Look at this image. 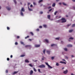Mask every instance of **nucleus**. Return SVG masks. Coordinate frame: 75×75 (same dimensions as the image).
I'll return each instance as SVG.
<instances>
[{"instance_id": "obj_1", "label": "nucleus", "mask_w": 75, "mask_h": 75, "mask_svg": "<svg viewBox=\"0 0 75 75\" xmlns=\"http://www.w3.org/2000/svg\"><path fill=\"white\" fill-rule=\"evenodd\" d=\"M61 20L62 21L61 22L62 23H65V22L67 21V20H65V18H62Z\"/></svg>"}, {"instance_id": "obj_2", "label": "nucleus", "mask_w": 75, "mask_h": 75, "mask_svg": "<svg viewBox=\"0 0 75 75\" xmlns=\"http://www.w3.org/2000/svg\"><path fill=\"white\" fill-rule=\"evenodd\" d=\"M45 64L46 65L48 66V67H49V68H50V69H52V67H51L49 64H48V63L45 62Z\"/></svg>"}, {"instance_id": "obj_3", "label": "nucleus", "mask_w": 75, "mask_h": 75, "mask_svg": "<svg viewBox=\"0 0 75 75\" xmlns=\"http://www.w3.org/2000/svg\"><path fill=\"white\" fill-rule=\"evenodd\" d=\"M39 68H45V66L44 64H42L38 66Z\"/></svg>"}, {"instance_id": "obj_4", "label": "nucleus", "mask_w": 75, "mask_h": 75, "mask_svg": "<svg viewBox=\"0 0 75 75\" xmlns=\"http://www.w3.org/2000/svg\"><path fill=\"white\" fill-rule=\"evenodd\" d=\"M40 47V45H35V47L38 48V47Z\"/></svg>"}, {"instance_id": "obj_5", "label": "nucleus", "mask_w": 75, "mask_h": 75, "mask_svg": "<svg viewBox=\"0 0 75 75\" xmlns=\"http://www.w3.org/2000/svg\"><path fill=\"white\" fill-rule=\"evenodd\" d=\"M68 70H67L66 71H64L63 72L64 74H67V73H68Z\"/></svg>"}, {"instance_id": "obj_6", "label": "nucleus", "mask_w": 75, "mask_h": 75, "mask_svg": "<svg viewBox=\"0 0 75 75\" xmlns=\"http://www.w3.org/2000/svg\"><path fill=\"white\" fill-rule=\"evenodd\" d=\"M6 9H7L9 11L10 10H11V8H10V7H6Z\"/></svg>"}, {"instance_id": "obj_7", "label": "nucleus", "mask_w": 75, "mask_h": 75, "mask_svg": "<svg viewBox=\"0 0 75 75\" xmlns=\"http://www.w3.org/2000/svg\"><path fill=\"white\" fill-rule=\"evenodd\" d=\"M72 47V45H67V47Z\"/></svg>"}, {"instance_id": "obj_8", "label": "nucleus", "mask_w": 75, "mask_h": 75, "mask_svg": "<svg viewBox=\"0 0 75 75\" xmlns=\"http://www.w3.org/2000/svg\"><path fill=\"white\" fill-rule=\"evenodd\" d=\"M25 10H24V8H21V11L22 12V11H23V12H24Z\"/></svg>"}, {"instance_id": "obj_9", "label": "nucleus", "mask_w": 75, "mask_h": 75, "mask_svg": "<svg viewBox=\"0 0 75 75\" xmlns=\"http://www.w3.org/2000/svg\"><path fill=\"white\" fill-rule=\"evenodd\" d=\"M46 52L48 54H50V51L49 50H47L46 51Z\"/></svg>"}, {"instance_id": "obj_10", "label": "nucleus", "mask_w": 75, "mask_h": 75, "mask_svg": "<svg viewBox=\"0 0 75 75\" xmlns=\"http://www.w3.org/2000/svg\"><path fill=\"white\" fill-rule=\"evenodd\" d=\"M60 63H61L62 64H66V62H64L60 61Z\"/></svg>"}, {"instance_id": "obj_11", "label": "nucleus", "mask_w": 75, "mask_h": 75, "mask_svg": "<svg viewBox=\"0 0 75 75\" xmlns=\"http://www.w3.org/2000/svg\"><path fill=\"white\" fill-rule=\"evenodd\" d=\"M17 73H18V71H14L13 73V74L14 75L15 74H17Z\"/></svg>"}, {"instance_id": "obj_12", "label": "nucleus", "mask_w": 75, "mask_h": 75, "mask_svg": "<svg viewBox=\"0 0 75 75\" xmlns=\"http://www.w3.org/2000/svg\"><path fill=\"white\" fill-rule=\"evenodd\" d=\"M25 47L26 48V47H31V46L30 45H26L25 46Z\"/></svg>"}, {"instance_id": "obj_13", "label": "nucleus", "mask_w": 75, "mask_h": 75, "mask_svg": "<svg viewBox=\"0 0 75 75\" xmlns=\"http://www.w3.org/2000/svg\"><path fill=\"white\" fill-rule=\"evenodd\" d=\"M33 74V70H31L30 72V75H32Z\"/></svg>"}, {"instance_id": "obj_14", "label": "nucleus", "mask_w": 75, "mask_h": 75, "mask_svg": "<svg viewBox=\"0 0 75 75\" xmlns=\"http://www.w3.org/2000/svg\"><path fill=\"white\" fill-rule=\"evenodd\" d=\"M47 18H49V19H50L51 18V16L50 15H47Z\"/></svg>"}, {"instance_id": "obj_15", "label": "nucleus", "mask_w": 75, "mask_h": 75, "mask_svg": "<svg viewBox=\"0 0 75 75\" xmlns=\"http://www.w3.org/2000/svg\"><path fill=\"white\" fill-rule=\"evenodd\" d=\"M29 34H31V35H34V34H33V33L32 32H30Z\"/></svg>"}, {"instance_id": "obj_16", "label": "nucleus", "mask_w": 75, "mask_h": 75, "mask_svg": "<svg viewBox=\"0 0 75 75\" xmlns=\"http://www.w3.org/2000/svg\"><path fill=\"white\" fill-rule=\"evenodd\" d=\"M45 41L46 42H47V43H48L49 42L48 40L47 39H45Z\"/></svg>"}, {"instance_id": "obj_17", "label": "nucleus", "mask_w": 75, "mask_h": 75, "mask_svg": "<svg viewBox=\"0 0 75 75\" xmlns=\"http://www.w3.org/2000/svg\"><path fill=\"white\" fill-rule=\"evenodd\" d=\"M25 62H27L28 63H29V61H28V59H26L25 60Z\"/></svg>"}, {"instance_id": "obj_18", "label": "nucleus", "mask_w": 75, "mask_h": 75, "mask_svg": "<svg viewBox=\"0 0 75 75\" xmlns=\"http://www.w3.org/2000/svg\"><path fill=\"white\" fill-rule=\"evenodd\" d=\"M21 15L22 16H24V14H23V13L22 12H21Z\"/></svg>"}, {"instance_id": "obj_19", "label": "nucleus", "mask_w": 75, "mask_h": 75, "mask_svg": "<svg viewBox=\"0 0 75 75\" xmlns=\"http://www.w3.org/2000/svg\"><path fill=\"white\" fill-rule=\"evenodd\" d=\"M52 7H55V3H54L52 5Z\"/></svg>"}, {"instance_id": "obj_20", "label": "nucleus", "mask_w": 75, "mask_h": 75, "mask_svg": "<svg viewBox=\"0 0 75 75\" xmlns=\"http://www.w3.org/2000/svg\"><path fill=\"white\" fill-rule=\"evenodd\" d=\"M25 55L24 54H22L21 55L20 57H25Z\"/></svg>"}, {"instance_id": "obj_21", "label": "nucleus", "mask_w": 75, "mask_h": 75, "mask_svg": "<svg viewBox=\"0 0 75 75\" xmlns=\"http://www.w3.org/2000/svg\"><path fill=\"white\" fill-rule=\"evenodd\" d=\"M28 10H29V11H33V10L30 8L29 6H28Z\"/></svg>"}, {"instance_id": "obj_22", "label": "nucleus", "mask_w": 75, "mask_h": 75, "mask_svg": "<svg viewBox=\"0 0 75 75\" xmlns=\"http://www.w3.org/2000/svg\"><path fill=\"white\" fill-rule=\"evenodd\" d=\"M29 66H30V67H33V65H32L31 64H29Z\"/></svg>"}, {"instance_id": "obj_23", "label": "nucleus", "mask_w": 75, "mask_h": 75, "mask_svg": "<svg viewBox=\"0 0 75 75\" xmlns=\"http://www.w3.org/2000/svg\"><path fill=\"white\" fill-rule=\"evenodd\" d=\"M13 2L15 4H16L17 2H16V0H13Z\"/></svg>"}, {"instance_id": "obj_24", "label": "nucleus", "mask_w": 75, "mask_h": 75, "mask_svg": "<svg viewBox=\"0 0 75 75\" xmlns=\"http://www.w3.org/2000/svg\"><path fill=\"white\" fill-rule=\"evenodd\" d=\"M45 49L43 51V52L44 54H45Z\"/></svg>"}, {"instance_id": "obj_25", "label": "nucleus", "mask_w": 75, "mask_h": 75, "mask_svg": "<svg viewBox=\"0 0 75 75\" xmlns=\"http://www.w3.org/2000/svg\"><path fill=\"white\" fill-rule=\"evenodd\" d=\"M64 51H67V48H64Z\"/></svg>"}, {"instance_id": "obj_26", "label": "nucleus", "mask_w": 75, "mask_h": 75, "mask_svg": "<svg viewBox=\"0 0 75 75\" xmlns=\"http://www.w3.org/2000/svg\"><path fill=\"white\" fill-rule=\"evenodd\" d=\"M43 26L45 28H47V25H44Z\"/></svg>"}, {"instance_id": "obj_27", "label": "nucleus", "mask_w": 75, "mask_h": 75, "mask_svg": "<svg viewBox=\"0 0 75 75\" xmlns=\"http://www.w3.org/2000/svg\"><path fill=\"white\" fill-rule=\"evenodd\" d=\"M72 31H73V30H70L69 31V33H71V32H72Z\"/></svg>"}, {"instance_id": "obj_28", "label": "nucleus", "mask_w": 75, "mask_h": 75, "mask_svg": "<svg viewBox=\"0 0 75 75\" xmlns=\"http://www.w3.org/2000/svg\"><path fill=\"white\" fill-rule=\"evenodd\" d=\"M58 13V11H56L54 13V15H56L57 14V13Z\"/></svg>"}, {"instance_id": "obj_29", "label": "nucleus", "mask_w": 75, "mask_h": 75, "mask_svg": "<svg viewBox=\"0 0 75 75\" xmlns=\"http://www.w3.org/2000/svg\"><path fill=\"white\" fill-rule=\"evenodd\" d=\"M29 36H27V37H25V39H27V38H29Z\"/></svg>"}, {"instance_id": "obj_30", "label": "nucleus", "mask_w": 75, "mask_h": 75, "mask_svg": "<svg viewBox=\"0 0 75 75\" xmlns=\"http://www.w3.org/2000/svg\"><path fill=\"white\" fill-rule=\"evenodd\" d=\"M75 27V24H73L72 25V27Z\"/></svg>"}, {"instance_id": "obj_31", "label": "nucleus", "mask_w": 75, "mask_h": 75, "mask_svg": "<svg viewBox=\"0 0 75 75\" xmlns=\"http://www.w3.org/2000/svg\"><path fill=\"white\" fill-rule=\"evenodd\" d=\"M62 4L64 6H66V5H67V4L65 3L64 2Z\"/></svg>"}, {"instance_id": "obj_32", "label": "nucleus", "mask_w": 75, "mask_h": 75, "mask_svg": "<svg viewBox=\"0 0 75 75\" xmlns=\"http://www.w3.org/2000/svg\"><path fill=\"white\" fill-rule=\"evenodd\" d=\"M54 45H55L54 44H52L51 45V47H53V46H54Z\"/></svg>"}, {"instance_id": "obj_33", "label": "nucleus", "mask_w": 75, "mask_h": 75, "mask_svg": "<svg viewBox=\"0 0 75 75\" xmlns=\"http://www.w3.org/2000/svg\"><path fill=\"white\" fill-rule=\"evenodd\" d=\"M58 17V16H56L57 18H61V16H59Z\"/></svg>"}, {"instance_id": "obj_34", "label": "nucleus", "mask_w": 75, "mask_h": 75, "mask_svg": "<svg viewBox=\"0 0 75 75\" xmlns=\"http://www.w3.org/2000/svg\"><path fill=\"white\" fill-rule=\"evenodd\" d=\"M43 0H40L39 1L38 3H41V2H42Z\"/></svg>"}, {"instance_id": "obj_35", "label": "nucleus", "mask_w": 75, "mask_h": 75, "mask_svg": "<svg viewBox=\"0 0 75 75\" xmlns=\"http://www.w3.org/2000/svg\"><path fill=\"white\" fill-rule=\"evenodd\" d=\"M70 40H73L74 39V38L72 37H70L69 38Z\"/></svg>"}, {"instance_id": "obj_36", "label": "nucleus", "mask_w": 75, "mask_h": 75, "mask_svg": "<svg viewBox=\"0 0 75 75\" xmlns=\"http://www.w3.org/2000/svg\"><path fill=\"white\" fill-rule=\"evenodd\" d=\"M71 25V24H68L67 26V27H69V26H70V25Z\"/></svg>"}, {"instance_id": "obj_37", "label": "nucleus", "mask_w": 75, "mask_h": 75, "mask_svg": "<svg viewBox=\"0 0 75 75\" xmlns=\"http://www.w3.org/2000/svg\"><path fill=\"white\" fill-rule=\"evenodd\" d=\"M56 65V66H59V64H58V63H57Z\"/></svg>"}, {"instance_id": "obj_38", "label": "nucleus", "mask_w": 75, "mask_h": 75, "mask_svg": "<svg viewBox=\"0 0 75 75\" xmlns=\"http://www.w3.org/2000/svg\"><path fill=\"white\" fill-rule=\"evenodd\" d=\"M43 58H42V61H43L44 60V58H45V57H42Z\"/></svg>"}, {"instance_id": "obj_39", "label": "nucleus", "mask_w": 75, "mask_h": 75, "mask_svg": "<svg viewBox=\"0 0 75 75\" xmlns=\"http://www.w3.org/2000/svg\"><path fill=\"white\" fill-rule=\"evenodd\" d=\"M7 30H10V28H9L8 27H7Z\"/></svg>"}, {"instance_id": "obj_40", "label": "nucleus", "mask_w": 75, "mask_h": 75, "mask_svg": "<svg viewBox=\"0 0 75 75\" xmlns=\"http://www.w3.org/2000/svg\"><path fill=\"white\" fill-rule=\"evenodd\" d=\"M21 43L22 45H24V42H21Z\"/></svg>"}, {"instance_id": "obj_41", "label": "nucleus", "mask_w": 75, "mask_h": 75, "mask_svg": "<svg viewBox=\"0 0 75 75\" xmlns=\"http://www.w3.org/2000/svg\"><path fill=\"white\" fill-rule=\"evenodd\" d=\"M38 71H39V72H40V73H41V71H40V69H38Z\"/></svg>"}, {"instance_id": "obj_42", "label": "nucleus", "mask_w": 75, "mask_h": 75, "mask_svg": "<svg viewBox=\"0 0 75 75\" xmlns=\"http://www.w3.org/2000/svg\"><path fill=\"white\" fill-rule=\"evenodd\" d=\"M55 39H56V40H59V38H55Z\"/></svg>"}, {"instance_id": "obj_43", "label": "nucleus", "mask_w": 75, "mask_h": 75, "mask_svg": "<svg viewBox=\"0 0 75 75\" xmlns=\"http://www.w3.org/2000/svg\"><path fill=\"white\" fill-rule=\"evenodd\" d=\"M33 69H34V70L35 71V72H36V71H36V69H35V68H33Z\"/></svg>"}, {"instance_id": "obj_44", "label": "nucleus", "mask_w": 75, "mask_h": 75, "mask_svg": "<svg viewBox=\"0 0 75 75\" xmlns=\"http://www.w3.org/2000/svg\"><path fill=\"white\" fill-rule=\"evenodd\" d=\"M15 45H18V43H17V42H15Z\"/></svg>"}, {"instance_id": "obj_45", "label": "nucleus", "mask_w": 75, "mask_h": 75, "mask_svg": "<svg viewBox=\"0 0 75 75\" xmlns=\"http://www.w3.org/2000/svg\"><path fill=\"white\" fill-rule=\"evenodd\" d=\"M6 74H7V73H8V70H6Z\"/></svg>"}, {"instance_id": "obj_46", "label": "nucleus", "mask_w": 75, "mask_h": 75, "mask_svg": "<svg viewBox=\"0 0 75 75\" xmlns=\"http://www.w3.org/2000/svg\"><path fill=\"white\" fill-rule=\"evenodd\" d=\"M51 59H52V60H53V59H54V57H52V58H51Z\"/></svg>"}, {"instance_id": "obj_47", "label": "nucleus", "mask_w": 75, "mask_h": 75, "mask_svg": "<svg viewBox=\"0 0 75 75\" xmlns=\"http://www.w3.org/2000/svg\"><path fill=\"white\" fill-rule=\"evenodd\" d=\"M7 61H9L10 60V59L8 58H7Z\"/></svg>"}, {"instance_id": "obj_48", "label": "nucleus", "mask_w": 75, "mask_h": 75, "mask_svg": "<svg viewBox=\"0 0 75 75\" xmlns=\"http://www.w3.org/2000/svg\"><path fill=\"white\" fill-rule=\"evenodd\" d=\"M43 13V12L42 11H41L40 12V14H42Z\"/></svg>"}, {"instance_id": "obj_49", "label": "nucleus", "mask_w": 75, "mask_h": 75, "mask_svg": "<svg viewBox=\"0 0 75 75\" xmlns=\"http://www.w3.org/2000/svg\"><path fill=\"white\" fill-rule=\"evenodd\" d=\"M52 10V9H50L49 10V11L50 12Z\"/></svg>"}, {"instance_id": "obj_50", "label": "nucleus", "mask_w": 75, "mask_h": 75, "mask_svg": "<svg viewBox=\"0 0 75 75\" xmlns=\"http://www.w3.org/2000/svg\"><path fill=\"white\" fill-rule=\"evenodd\" d=\"M19 38H20V36H17V38L18 39Z\"/></svg>"}, {"instance_id": "obj_51", "label": "nucleus", "mask_w": 75, "mask_h": 75, "mask_svg": "<svg viewBox=\"0 0 75 75\" xmlns=\"http://www.w3.org/2000/svg\"><path fill=\"white\" fill-rule=\"evenodd\" d=\"M39 29H36V31H39Z\"/></svg>"}, {"instance_id": "obj_52", "label": "nucleus", "mask_w": 75, "mask_h": 75, "mask_svg": "<svg viewBox=\"0 0 75 75\" xmlns=\"http://www.w3.org/2000/svg\"><path fill=\"white\" fill-rule=\"evenodd\" d=\"M65 57L66 59H68V57L67 56H65Z\"/></svg>"}, {"instance_id": "obj_53", "label": "nucleus", "mask_w": 75, "mask_h": 75, "mask_svg": "<svg viewBox=\"0 0 75 75\" xmlns=\"http://www.w3.org/2000/svg\"><path fill=\"white\" fill-rule=\"evenodd\" d=\"M33 4L34 5H36V4H35V2H33Z\"/></svg>"}, {"instance_id": "obj_54", "label": "nucleus", "mask_w": 75, "mask_h": 75, "mask_svg": "<svg viewBox=\"0 0 75 75\" xmlns=\"http://www.w3.org/2000/svg\"><path fill=\"white\" fill-rule=\"evenodd\" d=\"M42 28V27L41 26H39V28Z\"/></svg>"}, {"instance_id": "obj_55", "label": "nucleus", "mask_w": 75, "mask_h": 75, "mask_svg": "<svg viewBox=\"0 0 75 75\" xmlns=\"http://www.w3.org/2000/svg\"><path fill=\"white\" fill-rule=\"evenodd\" d=\"M30 4H31V3H28V6L29 5H30Z\"/></svg>"}, {"instance_id": "obj_56", "label": "nucleus", "mask_w": 75, "mask_h": 75, "mask_svg": "<svg viewBox=\"0 0 75 75\" xmlns=\"http://www.w3.org/2000/svg\"><path fill=\"white\" fill-rule=\"evenodd\" d=\"M30 7H33V5H31L30 6Z\"/></svg>"}, {"instance_id": "obj_57", "label": "nucleus", "mask_w": 75, "mask_h": 75, "mask_svg": "<svg viewBox=\"0 0 75 75\" xmlns=\"http://www.w3.org/2000/svg\"><path fill=\"white\" fill-rule=\"evenodd\" d=\"M10 57L11 58H13V55H11Z\"/></svg>"}, {"instance_id": "obj_58", "label": "nucleus", "mask_w": 75, "mask_h": 75, "mask_svg": "<svg viewBox=\"0 0 75 75\" xmlns=\"http://www.w3.org/2000/svg\"><path fill=\"white\" fill-rule=\"evenodd\" d=\"M62 61H66L65 59H62Z\"/></svg>"}, {"instance_id": "obj_59", "label": "nucleus", "mask_w": 75, "mask_h": 75, "mask_svg": "<svg viewBox=\"0 0 75 75\" xmlns=\"http://www.w3.org/2000/svg\"><path fill=\"white\" fill-rule=\"evenodd\" d=\"M29 41H31V39H29Z\"/></svg>"}, {"instance_id": "obj_60", "label": "nucleus", "mask_w": 75, "mask_h": 75, "mask_svg": "<svg viewBox=\"0 0 75 75\" xmlns=\"http://www.w3.org/2000/svg\"><path fill=\"white\" fill-rule=\"evenodd\" d=\"M62 4V3H59V4H60V5H61Z\"/></svg>"}, {"instance_id": "obj_61", "label": "nucleus", "mask_w": 75, "mask_h": 75, "mask_svg": "<svg viewBox=\"0 0 75 75\" xmlns=\"http://www.w3.org/2000/svg\"><path fill=\"white\" fill-rule=\"evenodd\" d=\"M51 6H50L48 7V8H49V9L50 8H51Z\"/></svg>"}, {"instance_id": "obj_62", "label": "nucleus", "mask_w": 75, "mask_h": 75, "mask_svg": "<svg viewBox=\"0 0 75 75\" xmlns=\"http://www.w3.org/2000/svg\"><path fill=\"white\" fill-rule=\"evenodd\" d=\"M73 8H74V10H75V7L74 6L73 7Z\"/></svg>"}, {"instance_id": "obj_63", "label": "nucleus", "mask_w": 75, "mask_h": 75, "mask_svg": "<svg viewBox=\"0 0 75 75\" xmlns=\"http://www.w3.org/2000/svg\"><path fill=\"white\" fill-rule=\"evenodd\" d=\"M73 1H74V2L75 1V0H72Z\"/></svg>"}, {"instance_id": "obj_64", "label": "nucleus", "mask_w": 75, "mask_h": 75, "mask_svg": "<svg viewBox=\"0 0 75 75\" xmlns=\"http://www.w3.org/2000/svg\"><path fill=\"white\" fill-rule=\"evenodd\" d=\"M71 75H74V74H73V73H71Z\"/></svg>"}]
</instances>
